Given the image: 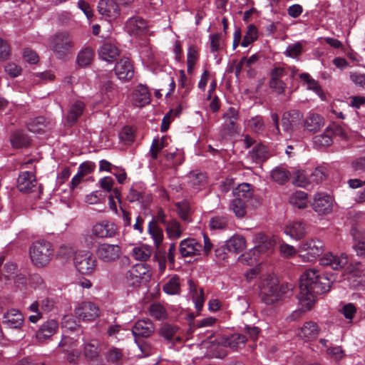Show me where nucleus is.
I'll list each match as a JSON object with an SVG mask.
<instances>
[{"label": "nucleus", "instance_id": "603ef678", "mask_svg": "<svg viewBox=\"0 0 365 365\" xmlns=\"http://www.w3.org/2000/svg\"><path fill=\"white\" fill-rule=\"evenodd\" d=\"M178 330V329L176 326L164 324L160 329V334L166 340L178 339L179 337L176 336Z\"/></svg>", "mask_w": 365, "mask_h": 365}, {"label": "nucleus", "instance_id": "39448f33", "mask_svg": "<svg viewBox=\"0 0 365 365\" xmlns=\"http://www.w3.org/2000/svg\"><path fill=\"white\" fill-rule=\"evenodd\" d=\"M53 252L51 244L46 241L35 242L30 247L31 259L37 267L47 264L51 259Z\"/></svg>", "mask_w": 365, "mask_h": 365}, {"label": "nucleus", "instance_id": "f704fd0d", "mask_svg": "<svg viewBox=\"0 0 365 365\" xmlns=\"http://www.w3.org/2000/svg\"><path fill=\"white\" fill-rule=\"evenodd\" d=\"M226 247L229 252L239 253L246 248L245 239L240 235H233L226 242Z\"/></svg>", "mask_w": 365, "mask_h": 365}, {"label": "nucleus", "instance_id": "4c0bfd02", "mask_svg": "<svg viewBox=\"0 0 365 365\" xmlns=\"http://www.w3.org/2000/svg\"><path fill=\"white\" fill-rule=\"evenodd\" d=\"M83 351L85 356L90 360L96 359L99 355V343L96 339L84 341Z\"/></svg>", "mask_w": 365, "mask_h": 365}, {"label": "nucleus", "instance_id": "6e6d98bb", "mask_svg": "<svg viewBox=\"0 0 365 365\" xmlns=\"http://www.w3.org/2000/svg\"><path fill=\"white\" fill-rule=\"evenodd\" d=\"M197 58L198 54L197 48L194 46H190L188 48L187 53V72L189 73L193 71Z\"/></svg>", "mask_w": 365, "mask_h": 365}, {"label": "nucleus", "instance_id": "bf43d9fd", "mask_svg": "<svg viewBox=\"0 0 365 365\" xmlns=\"http://www.w3.org/2000/svg\"><path fill=\"white\" fill-rule=\"evenodd\" d=\"M339 312L351 323L356 313V308L352 303L343 304Z\"/></svg>", "mask_w": 365, "mask_h": 365}, {"label": "nucleus", "instance_id": "c03bdc74", "mask_svg": "<svg viewBox=\"0 0 365 365\" xmlns=\"http://www.w3.org/2000/svg\"><path fill=\"white\" fill-rule=\"evenodd\" d=\"M299 77L307 83V89L314 91L322 100L324 99L322 90L317 81L311 78L307 73H301Z\"/></svg>", "mask_w": 365, "mask_h": 365}, {"label": "nucleus", "instance_id": "20e7f679", "mask_svg": "<svg viewBox=\"0 0 365 365\" xmlns=\"http://www.w3.org/2000/svg\"><path fill=\"white\" fill-rule=\"evenodd\" d=\"M246 336L240 334H233L227 337H223L215 344V339L210 341V345L207 347L210 352L217 358H222L225 355L222 347H230L232 349H238L244 347L246 342Z\"/></svg>", "mask_w": 365, "mask_h": 365}, {"label": "nucleus", "instance_id": "680f3d73", "mask_svg": "<svg viewBox=\"0 0 365 365\" xmlns=\"http://www.w3.org/2000/svg\"><path fill=\"white\" fill-rule=\"evenodd\" d=\"M107 359L109 362L120 365L124 360V354L120 349L113 348L108 351Z\"/></svg>", "mask_w": 365, "mask_h": 365}, {"label": "nucleus", "instance_id": "f03ea898", "mask_svg": "<svg viewBox=\"0 0 365 365\" xmlns=\"http://www.w3.org/2000/svg\"><path fill=\"white\" fill-rule=\"evenodd\" d=\"M245 276L249 282L259 277L258 287L262 295V300L266 304L272 305L281 299L283 292L282 289L278 290L277 278L270 274H262L259 266L250 269Z\"/></svg>", "mask_w": 365, "mask_h": 365}, {"label": "nucleus", "instance_id": "4d7b16f0", "mask_svg": "<svg viewBox=\"0 0 365 365\" xmlns=\"http://www.w3.org/2000/svg\"><path fill=\"white\" fill-rule=\"evenodd\" d=\"M272 179L279 184H283L289 180V173L282 168H277L271 173Z\"/></svg>", "mask_w": 365, "mask_h": 365}, {"label": "nucleus", "instance_id": "a18cd8bd", "mask_svg": "<svg viewBox=\"0 0 365 365\" xmlns=\"http://www.w3.org/2000/svg\"><path fill=\"white\" fill-rule=\"evenodd\" d=\"M11 143L14 148H20L27 146L29 143V137L21 131H16L10 138Z\"/></svg>", "mask_w": 365, "mask_h": 365}, {"label": "nucleus", "instance_id": "58836bf2", "mask_svg": "<svg viewBox=\"0 0 365 365\" xmlns=\"http://www.w3.org/2000/svg\"><path fill=\"white\" fill-rule=\"evenodd\" d=\"M210 48L212 53H217L224 49L225 35L221 33L212 34L209 36Z\"/></svg>", "mask_w": 365, "mask_h": 365}, {"label": "nucleus", "instance_id": "393cba45", "mask_svg": "<svg viewBox=\"0 0 365 365\" xmlns=\"http://www.w3.org/2000/svg\"><path fill=\"white\" fill-rule=\"evenodd\" d=\"M303 118V114L297 110H292L284 113L282 115V123L285 132L290 133L293 130L294 126L300 123Z\"/></svg>", "mask_w": 365, "mask_h": 365}, {"label": "nucleus", "instance_id": "a878e982", "mask_svg": "<svg viewBox=\"0 0 365 365\" xmlns=\"http://www.w3.org/2000/svg\"><path fill=\"white\" fill-rule=\"evenodd\" d=\"M147 271L143 264H136L131 267L126 274L128 283L132 286L139 285Z\"/></svg>", "mask_w": 365, "mask_h": 365}, {"label": "nucleus", "instance_id": "f3484780", "mask_svg": "<svg viewBox=\"0 0 365 365\" xmlns=\"http://www.w3.org/2000/svg\"><path fill=\"white\" fill-rule=\"evenodd\" d=\"M116 225L110 221L103 220L95 224L92 227V234L98 238H108L115 236Z\"/></svg>", "mask_w": 365, "mask_h": 365}, {"label": "nucleus", "instance_id": "09e8293b", "mask_svg": "<svg viewBox=\"0 0 365 365\" xmlns=\"http://www.w3.org/2000/svg\"><path fill=\"white\" fill-rule=\"evenodd\" d=\"M257 37L258 31L257 27L253 24L249 25L247 26L246 34L244 36L243 39L241 42V46L242 47L248 46L250 44L256 41Z\"/></svg>", "mask_w": 365, "mask_h": 365}, {"label": "nucleus", "instance_id": "e433bc0d", "mask_svg": "<svg viewBox=\"0 0 365 365\" xmlns=\"http://www.w3.org/2000/svg\"><path fill=\"white\" fill-rule=\"evenodd\" d=\"M165 227L168 239L176 240L182 236L183 230L180 222L176 220H169Z\"/></svg>", "mask_w": 365, "mask_h": 365}, {"label": "nucleus", "instance_id": "0eeeda50", "mask_svg": "<svg viewBox=\"0 0 365 365\" xmlns=\"http://www.w3.org/2000/svg\"><path fill=\"white\" fill-rule=\"evenodd\" d=\"M73 263L78 272L85 275L92 274L97 267V259L88 251H78L73 257Z\"/></svg>", "mask_w": 365, "mask_h": 365}, {"label": "nucleus", "instance_id": "774afa93", "mask_svg": "<svg viewBox=\"0 0 365 365\" xmlns=\"http://www.w3.org/2000/svg\"><path fill=\"white\" fill-rule=\"evenodd\" d=\"M227 218L222 216H215L210 219L209 225L211 230L224 229L227 226Z\"/></svg>", "mask_w": 365, "mask_h": 365}, {"label": "nucleus", "instance_id": "0e129e2a", "mask_svg": "<svg viewBox=\"0 0 365 365\" xmlns=\"http://www.w3.org/2000/svg\"><path fill=\"white\" fill-rule=\"evenodd\" d=\"M165 138L164 137H163L161 139H158V138L153 139L151 146H150V156L153 160L157 159L158 154L165 147Z\"/></svg>", "mask_w": 365, "mask_h": 365}, {"label": "nucleus", "instance_id": "cd10ccee", "mask_svg": "<svg viewBox=\"0 0 365 365\" xmlns=\"http://www.w3.org/2000/svg\"><path fill=\"white\" fill-rule=\"evenodd\" d=\"M85 109L86 106L83 101L78 100L71 102L66 118V122L69 124L76 123L80 117L83 114Z\"/></svg>", "mask_w": 365, "mask_h": 365}, {"label": "nucleus", "instance_id": "f8f14e48", "mask_svg": "<svg viewBox=\"0 0 365 365\" xmlns=\"http://www.w3.org/2000/svg\"><path fill=\"white\" fill-rule=\"evenodd\" d=\"M24 323V316L19 309H10L3 314L2 324L6 328L20 330Z\"/></svg>", "mask_w": 365, "mask_h": 365}, {"label": "nucleus", "instance_id": "a211bd4d", "mask_svg": "<svg viewBox=\"0 0 365 365\" xmlns=\"http://www.w3.org/2000/svg\"><path fill=\"white\" fill-rule=\"evenodd\" d=\"M223 128L230 135H233L238 131L237 121L239 120V112L233 108L230 107L223 114Z\"/></svg>", "mask_w": 365, "mask_h": 365}, {"label": "nucleus", "instance_id": "338daca9", "mask_svg": "<svg viewBox=\"0 0 365 365\" xmlns=\"http://www.w3.org/2000/svg\"><path fill=\"white\" fill-rule=\"evenodd\" d=\"M177 211L179 216L184 221H188V217L190 212V205L187 200H183L177 203Z\"/></svg>", "mask_w": 365, "mask_h": 365}, {"label": "nucleus", "instance_id": "37998d69", "mask_svg": "<svg viewBox=\"0 0 365 365\" xmlns=\"http://www.w3.org/2000/svg\"><path fill=\"white\" fill-rule=\"evenodd\" d=\"M332 136V129L327 128L324 133L316 135L314 138V143L317 147L329 146L333 142Z\"/></svg>", "mask_w": 365, "mask_h": 365}, {"label": "nucleus", "instance_id": "5701e85b", "mask_svg": "<svg viewBox=\"0 0 365 365\" xmlns=\"http://www.w3.org/2000/svg\"><path fill=\"white\" fill-rule=\"evenodd\" d=\"M125 29L130 34L141 35L147 31L148 24L143 18L135 16L127 20Z\"/></svg>", "mask_w": 365, "mask_h": 365}, {"label": "nucleus", "instance_id": "49530a36", "mask_svg": "<svg viewBox=\"0 0 365 365\" xmlns=\"http://www.w3.org/2000/svg\"><path fill=\"white\" fill-rule=\"evenodd\" d=\"M93 56V50L91 48H86L78 53L77 56V63L80 66H87L92 61Z\"/></svg>", "mask_w": 365, "mask_h": 365}, {"label": "nucleus", "instance_id": "7c9ffc66", "mask_svg": "<svg viewBox=\"0 0 365 365\" xmlns=\"http://www.w3.org/2000/svg\"><path fill=\"white\" fill-rule=\"evenodd\" d=\"M190 294L195 304L196 310L200 312L205 302V297L203 289L197 287L192 281H189Z\"/></svg>", "mask_w": 365, "mask_h": 365}, {"label": "nucleus", "instance_id": "dca6fc26", "mask_svg": "<svg viewBox=\"0 0 365 365\" xmlns=\"http://www.w3.org/2000/svg\"><path fill=\"white\" fill-rule=\"evenodd\" d=\"M348 256L346 254H341L339 256L334 255L332 253L324 255L320 259V264L325 267H329L332 269L338 270L344 268L348 264Z\"/></svg>", "mask_w": 365, "mask_h": 365}, {"label": "nucleus", "instance_id": "2eb2a0df", "mask_svg": "<svg viewBox=\"0 0 365 365\" xmlns=\"http://www.w3.org/2000/svg\"><path fill=\"white\" fill-rule=\"evenodd\" d=\"M179 251L183 257L200 255L202 252V246L194 238H187L180 243Z\"/></svg>", "mask_w": 365, "mask_h": 365}, {"label": "nucleus", "instance_id": "3c124183", "mask_svg": "<svg viewBox=\"0 0 365 365\" xmlns=\"http://www.w3.org/2000/svg\"><path fill=\"white\" fill-rule=\"evenodd\" d=\"M293 183L298 187H307L311 183L310 176L308 178L304 170H296L294 173Z\"/></svg>", "mask_w": 365, "mask_h": 365}, {"label": "nucleus", "instance_id": "5fc2aeb1", "mask_svg": "<svg viewBox=\"0 0 365 365\" xmlns=\"http://www.w3.org/2000/svg\"><path fill=\"white\" fill-rule=\"evenodd\" d=\"M246 202L241 198L235 197L230 205V209L237 217H242L245 215Z\"/></svg>", "mask_w": 365, "mask_h": 365}, {"label": "nucleus", "instance_id": "aec40b11", "mask_svg": "<svg viewBox=\"0 0 365 365\" xmlns=\"http://www.w3.org/2000/svg\"><path fill=\"white\" fill-rule=\"evenodd\" d=\"M37 185L36 176L32 172L24 171L21 172L17 179V188L21 192H32Z\"/></svg>", "mask_w": 365, "mask_h": 365}, {"label": "nucleus", "instance_id": "423d86ee", "mask_svg": "<svg viewBox=\"0 0 365 365\" xmlns=\"http://www.w3.org/2000/svg\"><path fill=\"white\" fill-rule=\"evenodd\" d=\"M324 250V245L322 241L318 239H309L299 245V257L303 262H312L323 253Z\"/></svg>", "mask_w": 365, "mask_h": 365}, {"label": "nucleus", "instance_id": "c85d7f7f", "mask_svg": "<svg viewBox=\"0 0 365 365\" xmlns=\"http://www.w3.org/2000/svg\"><path fill=\"white\" fill-rule=\"evenodd\" d=\"M155 327L150 319L138 320L132 329V334L134 336L148 337L153 331Z\"/></svg>", "mask_w": 365, "mask_h": 365}, {"label": "nucleus", "instance_id": "f257e3e1", "mask_svg": "<svg viewBox=\"0 0 365 365\" xmlns=\"http://www.w3.org/2000/svg\"><path fill=\"white\" fill-rule=\"evenodd\" d=\"M336 280L333 274H321L314 269H307L300 277L299 292L297 295L301 308L296 309L289 316L291 321L302 317L309 310L316 301V294L328 292L331 284Z\"/></svg>", "mask_w": 365, "mask_h": 365}, {"label": "nucleus", "instance_id": "9d476101", "mask_svg": "<svg viewBox=\"0 0 365 365\" xmlns=\"http://www.w3.org/2000/svg\"><path fill=\"white\" fill-rule=\"evenodd\" d=\"M74 313L80 320L91 322L99 317L100 309L96 304L91 302H83L76 304Z\"/></svg>", "mask_w": 365, "mask_h": 365}, {"label": "nucleus", "instance_id": "72a5a7b5", "mask_svg": "<svg viewBox=\"0 0 365 365\" xmlns=\"http://www.w3.org/2000/svg\"><path fill=\"white\" fill-rule=\"evenodd\" d=\"M351 233L354 241V249L357 255L365 256V232L353 228Z\"/></svg>", "mask_w": 365, "mask_h": 365}, {"label": "nucleus", "instance_id": "4be33fe9", "mask_svg": "<svg viewBox=\"0 0 365 365\" xmlns=\"http://www.w3.org/2000/svg\"><path fill=\"white\" fill-rule=\"evenodd\" d=\"M319 331V327L316 322L309 321L299 329L297 336L304 341H311L318 336Z\"/></svg>", "mask_w": 365, "mask_h": 365}, {"label": "nucleus", "instance_id": "4468645a", "mask_svg": "<svg viewBox=\"0 0 365 365\" xmlns=\"http://www.w3.org/2000/svg\"><path fill=\"white\" fill-rule=\"evenodd\" d=\"M115 74L117 78L122 81H128L134 76V67L128 58L123 57L120 58L114 68Z\"/></svg>", "mask_w": 365, "mask_h": 365}, {"label": "nucleus", "instance_id": "1a4fd4ad", "mask_svg": "<svg viewBox=\"0 0 365 365\" xmlns=\"http://www.w3.org/2000/svg\"><path fill=\"white\" fill-rule=\"evenodd\" d=\"M311 206L319 215H328L332 212L334 198L326 192H317L314 195Z\"/></svg>", "mask_w": 365, "mask_h": 365}, {"label": "nucleus", "instance_id": "bb28decb", "mask_svg": "<svg viewBox=\"0 0 365 365\" xmlns=\"http://www.w3.org/2000/svg\"><path fill=\"white\" fill-rule=\"evenodd\" d=\"M285 71L283 68H275L271 72V79L269 81L270 88L278 93H282L286 86L284 82Z\"/></svg>", "mask_w": 365, "mask_h": 365}, {"label": "nucleus", "instance_id": "6ab92c4d", "mask_svg": "<svg viewBox=\"0 0 365 365\" xmlns=\"http://www.w3.org/2000/svg\"><path fill=\"white\" fill-rule=\"evenodd\" d=\"M58 329V323L55 319H48L41 325L36 333V339L43 342L50 339Z\"/></svg>", "mask_w": 365, "mask_h": 365}, {"label": "nucleus", "instance_id": "8fccbe9b", "mask_svg": "<svg viewBox=\"0 0 365 365\" xmlns=\"http://www.w3.org/2000/svg\"><path fill=\"white\" fill-rule=\"evenodd\" d=\"M252 159L256 161H263L269 157L267 148L261 144H258L253 147L250 152Z\"/></svg>", "mask_w": 365, "mask_h": 365}, {"label": "nucleus", "instance_id": "052dcab7", "mask_svg": "<svg viewBox=\"0 0 365 365\" xmlns=\"http://www.w3.org/2000/svg\"><path fill=\"white\" fill-rule=\"evenodd\" d=\"M44 119L42 117H37L34 119L31 120L28 124L27 128L30 132L34 133H40L43 131L45 125H44Z\"/></svg>", "mask_w": 365, "mask_h": 365}, {"label": "nucleus", "instance_id": "9b49d317", "mask_svg": "<svg viewBox=\"0 0 365 365\" xmlns=\"http://www.w3.org/2000/svg\"><path fill=\"white\" fill-rule=\"evenodd\" d=\"M96 253L101 261L113 262L119 258L121 254V248L118 245L104 242L98 245Z\"/></svg>", "mask_w": 365, "mask_h": 365}, {"label": "nucleus", "instance_id": "ea45409f", "mask_svg": "<svg viewBox=\"0 0 365 365\" xmlns=\"http://www.w3.org/2000/svg\"><path fill=\"white\" fill-rule=\"evenodd\" d=\"M235 197L241 198L242 201L247 202L252 197V190L248 183L240 184L232 191Z\"/></svg>", "mask_w": 365, "mask_h": 365}, {"label": "nucleus", "instance_id": "b1692460", "mask_svg": "<svg viewBox=\"0 0 365 365\" xmlns=\"http://www.w3.org/2000/svg\"><path fill=\"white\" fill-rule=\"evenodd\" d=\"M306 229L307 226L302 221H289L284 228V233L291 238L298 240L304 237L306 235Z\"/></svg>", "mask_w": 365, "mask_h": 365}, {"label": "nucleus", "instance_id": "2f4dec72", "mask_svg": "<svg viewBox=\"0 0 365 365\" xmlns=\"http://www.w3.org/2000/svg\"><path fill=\"white\" fill-rule=\"evenodd\" d=\"M324 124L323 117L314 113H309L304 121L305 128L311 132L318 131L323 127Z\"/></svg>", "mask_w": 365, "mask_h": 365}, {"label": "nucleus", "instance_id": "c9c22d12", "mask_svg": "<svg viewBox=\"0 0 365 365\" xmlns=\"http://www.w3.org/2000/svg\"><path fill=\"white\" fill-rule=\"evenodd\" d=\"M180 279L178 275H173L165 282L163 290L170 295H176L180 293Z\"/></svg>", "mask_w": 365, "mask_h": 365}, {"label": "nucleus", "instance_id": "13d9d810", "mask_svg": "<svg viewBox=\"0 0 365 365\" xmlns=\"http://www.w3.org/2000/svg\"><path fill=\"white\" fill-rule=\"evenodd\" d=\"M247 125L252 131L259 133L263 131L264 128V123L262 116L256 115L248 120Z\"/></svg>", "mask_w": 365, "mask_h": 365}, {"label": "nucleus", "instance_id": "412c9836", "mask_svg": "<svg viewBox=\"0 0 365 365\" xmlns=\"http://www.w3.org/2000/svg\"><path fill=\"white\" fill-rule=\"evenodd\" d=\"M132 103L136 107H143L150 101V95L146 86L139 84L130 96Z\"/></svg>", "mask_w": 365, "mask_h": 365}, {"label": "nucleus", "instance_id": "de8ad7c7", "mask_svg": "<svg viewBox=\"0 0 365 365\" xmlns=\"http://www.w3.org/2000/svg\"><path fill=\"white\" fill-rule=\"evenodd\" d=\"M289 202L298 208H304L307 205V195L304 192L296 191L292 194Z\"/></svg>", "mask_w": 365, "mask_h": 365}, {"label": "nucleus", "instance_id": "e2e57ef3", "mask_svg": "<svg viewBox=\"0 0 365 365\" xmlns=\"http://www.w3.org/2000/svg\"><path fill=\"white\" fill-rule=\"evenodd\" d=\"M150 314L157 319H164L167 317V312L160 304L155 303L150 305Z\"/></svg>", "mask_w": 365, "mask_h": 365}, {"label": "nucleus", "instance_id": "7ed1b4c3", "mask_svg": "<svg viewBox=\"0 0 365 365\" xmlns=\"http://www.w3.org/2000/svg\"><path fill=\"white\" fill-rule=\"evenodd\" d=\"M255 246L249 252L242 255L239 260L243 264H252L258 261L259 254L271 252L274 247V242L268 240L263 233H258L254 237Z\"/></svg>", "mask_w": 365, "mask_h": 365}, {"label": "nucleus", "instance_id": "473e14b6", "mask_svg": "<svg viewBox=\"0 0 365 365\" xmlns=\"http://www.w3.org/2000/svg\"><path fill=\"white\" fill-rule=\"evenodd\" d=\"M148 233L153 240L156 249L160 250V245L163 241L164 235L163 230L158 225L157 222L151 220L148 224Z\"/></svg>", "mask_w": 365, "mask_h": 365}, {"label": "nucleus", "instance_id": "c756f323", "mask_svg": "<svg viewBox=\"0 0 365 365\" xmlns=\"http://www.w3.org/2000/svg\"><path fill=\"white\" fill-rule=\"evenodd\" d=\"M118 48L110 43H103L98 50L99 57L103 61L112 62L119 56Z\"/></svg>", "mask_w": 365, "mask_h": 365}, {"label": "nucleus", "instance_id": "864d4df0", "mask_svg": "<svg viewBox=\"0 0 365 365\" xmlns=\"http://www.w3.org/2000/svg\"><path fill=\"white\" fill-rule=\"evenodd\" d=\"M302 43L297 41L287 46L284 54L289 58H297L303 52Z\"/></svg>", "mask_w": 365, "mask_h": 365}, {"label": "nucleus", "instance_id": "79ce46f5", "mask_svg": "<svg viewBox=\"0 0 365 365\" xmlns=\"http://www.w3.org/2000/svg\"><path fill=\"white\" fill-rule=\"evenodd\" d=\"M152 252V247L148 245L135 247L132 250L133 257L140 261H146L150 257Z\"/></svg>", "mask_w": 365, "mask_h": 365}, {"label": "nucleus", "instance_id": "6e6552de", "mask_svg": "<svg viewBox=\"0 0 365 365\" xmlns=\"http://www.w3.org/2000/svg\"><path fill=\"white\" fill-rule=\"evenodd\" d=\"M73 41L67 32L56 34L51 41V49L60 58L68 54L73 48Z\"/></svg>", "mask_w": 365, "mask_h": 365}, {"label": "nucleus", "instance_id": "69168bd1", "mask_svg": "<svg viewBox=\"0 0 365 365\" xmlns=\"http://www.w3.org/2000/svg\"><path fill=\"white\" fill-rule=\"evenodd\" d=\"M189 184L195 190L199 189L205 180L204 174L201 173L192 172L188 175Z\"/></svg>", "mask_w": 365, "mask_h": 365}, {"label": "nucleus", "instance_id": "a19ab883", "mask_svg": "<svg viewBox=\"0 0 365 365\" xmlns=\"http://www.w3.org/2000/svg\"><path fill=\"white\" fill-rule=\"evenodd\" d=\"M114 180L110 176L102 178L99 180L100 187L107 192H113L112 195L118 200H120V193L117 188H113Z\"/></svg>", "mask_w": 365, "mask_h": 365}, {"label": "nucleus", "instance_id": "ddd939ff", "mask_svg": "<svg viewBox=\"0 0 365 365\" xmlns=\"http://www.w3.org/2000/svg\"><path fill=\"white\" fill-rule=\"evenodd\" d=\"M98 11L108 21L115 20L120 15V6L114 0H100Z\"/></svg>", "mask_w": 365, "mask_h": 365}]
</instances>
